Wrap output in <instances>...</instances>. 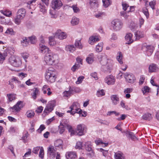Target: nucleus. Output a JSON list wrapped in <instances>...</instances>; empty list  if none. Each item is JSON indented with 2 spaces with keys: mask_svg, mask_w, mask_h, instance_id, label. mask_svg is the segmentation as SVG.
<instances>
[{
  "mask_svg": "<svg viewBox=\"0 0 159 159\" xmlns=\"http://www.w3.org/2000/svg\"><path fill=\"white\" fill-rule=\"evenodd\" d=\"M45 127L43 125H41L40 126L39 128L38 129V132L39 133H41L42 131L45 129Z\"/></svg>",
  "mask_w": 159,
  "mask_h": 159,
  "instance_id": "4d7b16f0",
  "label": "nucleus"
},
{
  "mask_svg": "<svg viewBox=\"0 0 159 159\" xmlns=\"http://www.w3.org/2000/svg\"><path fill=\"white\" fill-rule=\"evenodd\" d=\"M132 34L130 33H128L125 36V39L128 42V44H130L133 42V40L132 39Z\"/></svg>",
  "mask_w": 159,
  "mask_h": 159,
  "instance_id": "aec40b11",
  "label": "nucleus"
},
{
  "mask_svg": "<svg viewBox=\"0 0 159 159\" xmlns=\"http://www.w3.org/2000/svg\"><path fill=\"white\" fill-rule=\"evenodd\" d=\"M143 12L144 14L146 16L147 18H148L149 16V14L148 11V10L147 9L145 10H143Z\"/></svg>",
  "mask_w": 159,
  "mask_h": 159,
  "instance_id": "338daca9",
  "label": "nucleus"
},
{
  "mask_svg": "<svg viewBox=\"0 0 159 159\" xmlns=\"http://www.w3.org/2000/svg\"><path fill=\"white\" fill-rule=\"evenodd\" d=\"M43 109V107L42 106H40L38 107L37 109L35 111L37 113H40L42 112Z\"/></svg>",
  "mask_w": 159,
  "mask_h": 159,
  "instance_id": "e2e57ef3",
  "label": "nucleus"
},
{
  "mask_svg": "<svg viewBox=\"0 0 159 159\" xmlns=\"http://www.w3.org/2000/svg\"><path fill=\"white\" fill-rule=\"evenodd\" d=\"M118 56H117V59L119 62L120 64H122L123 63V61H122V54L120 52H118Z\"/></svg>",
  "mask_w": 159,
  "mask_h": 159,
  "instance_id": "2f4dec72",
  "label": "nucleus"
},
{
  "mask_svg": "<svg viewBox=\"0 0 159 159\" xmlns=\"http://www.w3.org/2000/svg\"><path fill=\"white\" fill-rule=\"evenodd\" d=\"M79 22V20L78 18L74 17L72 18L71 23L73 25H76L78 24Z\"/></svg>",
  "mask_w": 159,
  "mask_h": 159,
  "instance_id": "f704fd0d",
  "label": "nucleus"
},
{
  "mask_svg": "<svg viewBox=\"0 0 159 159\" xmlns=\"http://www.w3.org/2000/svg\"><path fill=\"white\" fill-rule=\"evenodd\" d=\"M114 156L116 159H125L124 155L121 153H115Z\"/></svg>",
  "mask_w": 159,
  "mask_h": 159,
  "instance_id": "c756f323",
  "label": "nucleus"
},
{
  "mask_svg": "<svg viewBox=\"0 0 159 159\" xmlns=\"http://www.w3.org/2000/svg\"><path fill=\"white\" fill-rule=\"evenodd\" d=\"M53 39L54 38L52 36H50L49 38V43L50 45L52 46L56 44V42L54 41Z\"/></svg>",
  "mask_w": 159,
  "mask_h": 159,
  "instance_id": "a19ab883",
  "label": "nucleus"
},
{
  "mask_svg": "<svg viewBox=\"0 0 159 159\" xmlns=\"http://www.w3.org/2000/svg\"><path fill=\"white\" fill-rule=\"evenodd\" d=\"M11 15V11L6 10L4 11V15L10 17Z\"/></svg>",
  "mask_w": 159,
  "mask_h": 159,
  "instance_id": "680f3d73",
  "label": "nucleus"
},
{
  "mask_svg": "<svg viewBox=\"0 0 159 159\" xmlns=\"http://www.w3.org/2000/svg\"><path fill=\"white\" fill-rule=\"evenodd\" d=\"M129 12H130V10L129 11L127 12L125 11H122L120 12V14L121 16H123L125 18H127L129 16L128 13Z\"/></svg>",
  "mask_w": 159,
  "mask_h": 159,
  "instance_id": "79ce46f5",
  "label": "nucleus"
},
{
  "mask_svg": "<svg viewBox=\"0 0 159 159\" xmlns=\"http://www.w3.org/2000/svg\"><path fill=\"white\" fill-rule=\"evenodd\" d=\"M85 149L86 150L90 152L92 151L91 143L90 142H88L84 144Z\"/></svg>",
  "mask_w": 159,
  "mask_h": 159,
  "instance_id": "c85d7f7f",
  "label": "nucleus"
},
{
  "mask_svg": "<svg viewBox=\"0 0 159 159\" xmlns=\"http://www.w3.org/2000/svg\"><path fill=\"white\" fill-rule=\"evenodd\" d=\"M22 39V40L21 41V43L23 46L26 47L29 44V40L26 37H23Z\"/></svg>",
  "mask_w": 159,
  "mask_h": 159,
  "instance_id": "393cba45",
  "label": "nucleus"
},
{
  "mask_svg": "<svg viewBox=\"0 0 159 159\" xmlns=\"http://www.w3.org/2000/svg\"><path fill=\"white\" fill-rule=\"evenodd\" d=\"M140 32L139 31H137V32L135 33V36L136 37V39H138L142 37V35H140Z\"/></svg>",
  "mask_w": 159,
  "mask_h": 159,
  "instance_id": "5fc2aeb1",
  "label": "nucleus"
},
{
  "mask_svg": "<svg viewBox=\"0 0 159 159\" xmlns=\"http://www.w3.org/2000/svg\"><path fill=\"white\" fill-rule=\"evenodd\" d=\"M99 151L102 152L103 156L105 157L107 156L108 153V150H105L101 148L99 149Z\"/></svg>",
  "mask_w": 159,
  "mask_h": 159,
  "instance_id": "8fccbe9b",
  "label": "nucleus"
},
{
  "mask_svg": "<svg viewBox=\"0 0 159 159\" xmlns=\"http://www.w3.org/2000/svg\"><path fill=\"white\" fill-rule=\"evenodd\" d=\"M98 58L102 65L101 69L102 71L106 73L111 72L113 66V61L108 59L106 56L99 55Z\"/></svg>",
  "mask_w": 159,
  "mask_h": 159,
  "instance_id": "f257e3e1",
  "label": "nucleus"
},
{
  "mask_svg": "<svg viewBox=\"0 0 159 159\" xmlns=\"http://www.w3.org/2000/svg\"><path fill=\"white\" fill-rule=\"evenodd\" d=\"M56 72L52 68H49L47 71L45 78L48 82L53 83L55 82L56 77Z\"/></svg>",
  "mask_w": 159,
  "mask_h": 159,
  "instance_id": "7ed1b4c3",
  "label": "nucleus"
},
{
  "mask_svg": "<svg viewBox=\"0 0 159 159\" xmlns=\"http://www.w3.org/2000/svg\"><path fill=\"white\" fill-rule=\"evenodd\" d=\"M133 91V89L129 88H127L125 89L124 90V93H130L131 92Z\"/></svg>",
  "mask_w": 159,
  "mask_h": 159,
  "instance_id": "69168bd1",
  "label": "nucleus"
},
{
  "mask_svg": "<svg viewBox=\"0 0 159 159\" xmlns=\"http://www.w3.org/2000/svg\"><path fill=\"white\" fill-rule=\"evenodd\" d=\"M71 93V92L70 90L68 91H65L64 92V96L66 97H68L70 95Z\"/></svg>",
  "mask_w": 159,
  "mask_h": 159,
  "instance_id": "13d9d810",
  "label": "nucleus"
},
{
  "mask_svg": "<svg viewBox=\"0 0 159 159\" xmlns=\"http://www.w3.org/2000/svg\"><path fill=\"white\" fill-rule=\"evenodd\" d=\"M103 45L102 42L99 43L96 46V51L98 52H101L102 50Z\"/></svg>",
  "mask_w": 159,
  "mask_h": 159,
  "instance_id": "473e14b6",
  "label": "nucleus"
},
{
  "mask_svg": "<svg viewBox=\"0 0 159 159\" xmlns=\"http://www.w3.org/2000/svg\"><path fill=\"white\" fill-rule=\"evenodd\" d=\"M62 4L61 1L59 0H54L52 1L51 7L54 10H58L62 6Z\"/></svg>",
  "mask_w": 159,
  "mask_h": 159,
  "instance_id": "0eeeda50",
  "label": "nucleus"
},
{
  "mask_svg": "<svg viewBox=\"0 0 159 159\" xmlns=\"http://www.w3.org/2000/svg\"><path fill=\"white\" fill-rule=\"evenodd\" d=\"M149 71L150 72H155L158 70V67L157 65L155 64L152 63L149 66Z\"/></svg>",
  "mask_w": 159,
  "mask_h": 159,
  "instance_id": "f3484780",
  "label": "nucleus"
},
{
  "mask_svg": "<svg viewBox=\"0 0 159 159\" xmlns=\"http://www.w3.org/2000/svg\"><path fill=\"white\" fill-rule=\"evenodd\" d=\"M55 106V105L54 103L48 104L43 111L44 116L48 115L49 113L51 112L53 110V108Z\"/></svg>",
  "mask_w": 159,
  "mask_h": 159,
  "instance_id": "6e6552de",
  "label": "nucleus"
},
{
  "mask_svg": "<svg viewBox=\"0 0 159 159\" xmlns=\"http://www.w3.org/2000/svg\"><path fill=\"white\" fill-rule=\"evenodd\" d=\"M75 47H76L79 49H81L83 47L80 41V40L76 41L75 43Z\"/></svg>",
  "mask_w": 159,
  "mask_h": 159,
  "instance_id": "c9c22d12",
  "label": "nucleus"
},
{
  "mask_svg": "<svg viewBox=\"0 0 159 159\" xmlns=\"http://www.w3.org/2000/svg\"><path fill=\"white\" fill-rule=\"evenodd\" d=\"M89 4L91 8L94 9L97 8L99 5L98 0H90Z\"/></svg>",
  "mask_w": 159,
  "mask_h": 159,
  "instance_id": "2eb2a0df",
  "label": "nucleus"
},
{
  "mask_svg": "<svg viewBox=\"0 0 159 159\" xmlns=\"http://www.w3.org/2000/svg\"><path fill=\"white\" fill-rule=\"evenodd\" d=\"M89 43L91 44H93L94 42H97L99 41L98 38L96 36H92L89 39Z\"/></svg>",
  "mask_w": 159,
  "mask_h": 159,
  "instance_id": "5701e85b",
  "label": "nucleus"
},
{
  "mask_svg": "<svg viewBox=\"0 0 159 159\" xmlns=\"http://www.w3.org/2000/svg\"><path fill=\"white\" fill-rule=\"evenodd\" d=\"M84 78V77L83 76H81L78 78L77 81H76V83L77 84H79L82 83V80Z\"/></svg>",
  "mask_w": 159,
  "mask_h": 159,
  "instance_id": "603ef678",
  "label": "nucleus"
},
{
  "mask_svg": "<svg viewBox=\"0 0 159 159\" xmlns=\"http://www.w3.org/2000/svg\"><path fill=\"white\" fill-rule=\"evenodd\" d=\"M27 116L28 118H32L33 117L35 113L34 111H28L26 112Z\"/></svg>",
  "mask_w": 159,
  "mask_h": 159,
  "instance_id": "ea45409f",
  "label": "nucleus"
},
{
  "mask_svg": "<svg viewBox=\"0 0 159 159\" xmlns=\"http://www.w3.org/2000/svg\"><path fill=\"white\" fill-rule=\"evenodd\" d=\"M97 95L98 97L103 96L105 95V93L104 92L103 90H101L100 91H97Z\"/></svg>",
  "mask_w": 159,
  "mask_h": 159,
  "instance_id": "864d4df0",
  "label": "nucleus"
},
{
  "mask_svg": "<svg viewBox=\"0 0 159 159\" xmlns=\"http://www.w3.org/2000/svg\"><path fill=\"white\" fill-rule=\"evenodd\" d=\"M9 62L11 65L16 67L19 66L22 63L20 58L18 56H11L9 59Z\"/></svg>",
  "mask_w": 159,
  "mask_h": 159,
  "instance_id": "39448f33",
  "label": "nucleus"
},
{
  "mask_svg": "<svg viewBox=\"0 0 159 159\" xmlns=\"http://www.w3.org/2000/svg\"><path fill=\"white\" fill-rule=\"evenodd\" d=\"M149 90L150 88L148 86H145L142 89V91L143 94H144L148 92H149Z\"/></svg>",
  "mask_w": 159,
  "mask_h": 159,
  "instance_id": "49530a36",
  "label": "nucleus"
},
{
  "mask_svg": "<svg viewBox=\"0 0 159 159\" xmlns=\"http://www.w3.org/2000/svg\"><path fill=\"white\" fill-rule=\"evenodd\" d=\"M5 33L7 35H13L15 34V32L14 31L13 29L8 28L7 29Z\"/></svg>",
  "mask_w": 159,
  "mask_h": 159,
  "instance_id": "cd10ccee",
  "label": "nucleus"
},
{
  "mask_svg": "<svg viewBox=\"0 0 159 159\" xmlns=\"http://www.w3.org/2000/svg\"><path fill=\"white\" fill-rule=\"evenodd\" d=\"M26 14L25 10L21 8L18 10L17 12L16 17L15 19V22L17 25H19L21 20L25 17Z\"/></svg>",
  "mask_w": 159,
  "mask_h": 159,
  "instance_id": "20e7f679",
  "label": "nucleus"
},
{
  "mask_svg": "<svg viewBox=\"0 0 159 159\" xmlns=\"http://www.w3.org/2000/svg\"><path fill=\"white\" fill-rule=\"evenodd\" d=\"M83 147L82 143L81 142H78L76 143L75 148L76 149H81Z\"/></svg>",
  "mask_w": 159,
  "mask_h": 159,
  "instance_id": "de8ad7c7",
  "label": "nucleus"
},
{
  "mask_svg": "<svg viewBox=\"0 0 159 159\" xmlns=\"http://www.w3.org/2000/svg\"><path fill=\"white\" fill-rule=\"evenodd\" d=\"M115 80L114 76L111 75H110L106 77L105 81L108 85H112L115 83Z\"/></svg>",
  "mask_w": 159,
  "mask_h": 159,
  "instance_id": "9b49d317",
  "label": "nucleus"
},
{
  "mask_svg": "<svg viewBox=\"0 0 159 159\" xmlns=\"http://www.w3.org/2000/svg\"><path fill=\"white\" fill-rule=\"evenodd\" d=\"M152 118L151 114L147 113L144 114L142 116V119L144 120H150Z\"/></svg>",
  "mask_w": 159,
  "mask_h": 159,
  "instance_id": "bb28decb",
  "label": "nucleus"
},
{
  "mask_svg": "<svg viewBox=\"0 0 159 159\" xmlns=\"http://www.w3.org/2000/svg\"><path fill=\"white\" fill-rule=\"evenodd\" d=\"M129 137L133 141H135L137 139L134 134L132 132H131V133L130 134V135L129 136Z\"/></svg>",
  "mask_w": 159,
  "mask_h": 159,
  "instance_id": "09e8293b",
  "label": "nucleus"
},
{
  "mask_svg": "<svg viewBox=\"0 0 159 159\" xmlns=\"http://www.w3.org/2000/svg\"><path fill=\"white\" fill-rule=\"evenodd\" d=\"M125 78L129 83H133L134 82L135 78L134 75L131 73H126L125 74Z\"/></svg>",
  "mask_w": 159,
  "mask_h": 159,
  "instance_id": "1a4fd4ad",
  "label": "nucleus"
},
{
  "mask_svg": "<svg viewBox=\"0 0 159 159\" xmlns=\"http://www.w3.org/2000/svg\"><path fill=\"white\" fill-rule=\"evenodd\" d=\"M63 143V142L61 139H58L55 142L54 146L56 147L62 149Z\"/></svg>",
  "mask_w": 159,
  "mask_h": 159,
  "instance_id": "6ab92c4d",
  "label": "nucleus"
},
{
  "mask_svg": "<svg viewBox=\"0 0 159 159\" xmlns=\"http://www.w3.org/2000/svg\"><path fill=\"white\" fill-rule=\"evenodd\" d=\"M90 57H88L86 59V61L89 64H92L93 61V54L91 53L89 55Z\"/></svg>",
  "mask_w": 159,
  "mask_h": 159,
  "instance_id": "7c9ffc66",
  "label": "nucleus"
},
{
  "mask_svg": "<svg viewBox=\"0 0 159 159\" xmlns=\"http://www.w3.org/2000/svg\"><path fill=\"white\" fill-rule=\"evenodd\" d=\"M111 24L113 29L116 31L120 30L122 27V23L121 21L118 19L113 20Z\"/></svg>",
  "mask_w": 159,
  "mask_h": 159,
  "instance_id": "423d86ee",
  "label": "nucleus"
},
{
  "mask_svg": "<svg viewBox=\"0 0 159 159\" xmlns=\"http://www.w3.org/2000/svg\"><path fill=\"white\" fill-rule=\"evenodd\" d=\"M111 100L112 103L115 105L117 104L119 101L118 96L116 95H113L111 97Z\"/></svg>",
  "mask_w": 159,
  "mask_h": 159,
  "instance_id": "a211bd4d",
  "label": "nucleus"
},
{
  "mask_svg": "<svg viewBox=\"0 0 159 159\" xmlns=\"http://www.w3.org/2000/svg\"><path fill=\"white\" fill-rule=\"evenodd\" d=\"M63 123H61L60 125L59 126V131L60 134H62L65 131V126L66 127V123L64 120L62 121Z\"/></svg>",
  "mask_w": 159,
  "mask_h": 159,
  "instance_id": "4be33fe9",
  "label": "nucleus"
},
{
  "mask_svg": "<svg viewBox=\"0 0 159 159\" xmlns=\"http://www.w3.org/2000/svg\"><path fill=\"white\" fill-rule=\"evenodd\" d=\"M33 93L31 94L32 98L35 99L37 98V96L39 93V89L38 88H34L33 89Z\"/></svg>",
  "mask_w": 159,
  "mask_h": 159,
  "instance_id": "b1692460",
  "label": "nucleus"
},
{
  "mask_svg": "<svg viewBox=\"0 0 159 159\" xmlns=\"http://www.w3.org/2000/svg\"><path fill=\"white\" fill-rule=\"evenodd\" d=\"M156 4L155 2L154 1H152L149 2V5L153 9H155V6Z\"/></svg>",
  "mask_w": 159,
  "mask_h": 159,
  "instance_id": "052dcab7",
  "label": "nucleus"
},
{
  "mask_svg": "<svg viewBox=\"0 0 159 159\" xmlns=\"http://www.w3.org/2000/svg\"><path fill=\"white\" fill-rule=\"evenodd\" d=\"M8 100L10 102L15 99V95L13 94H7Z\"/></svg>",
  "mask_w": 159,
  "mask_h": 159,
  "instance_id": "e433bc0d",
  "label": "nucleus"
},
{
  "mask_svg": "<svg viewBox=\"0 0 159 159\" xmlns=\"http://www.w3.org/2000/svg\"><path fill=\"white\" fill-rule=\"evenodd\" d=\"M66 156L67 159H74L75 158L77 155L75 152H69L66 153Z\"/></svg>",
  "mask_w": 159,
  "mask_h": 159,
  "instance_id": "dca6fc26",
  "label": "nucleus"
},
{
  "mask_svg": "<svg viewBox=\"0 0 159 159\" xmlns=\"http://www.w3.org/2000/svg\"><path fill=\"white\" fill-rule=\"evenodd\" d=\"M95 142L96 143L97 145H99L100 144H104V146L106 147L108 145V143H104L102 141L100 140H96L95 141Z\"/></svg>",
  "mask_w": 159,
  "mask_h": 159,
  "instance_id": "3c124183",
  "label": "nucleus"
},
{
  "mask_svg": "<svg viewBox=\"0 0 159 159\" xmlns=\"http://www.w3.org/2000/svg\"><path fill=\"white\" fill-rule=\"evenodd\" d=\"M44 152L43 148L42 147L40 149V151L39 152V156L42 159H43L44 157Z\"/></svg>",
  "mask_w": 159,
  "mask_h": 159,
  "instance_id": "37998d69",
  "label": "nucleus"
},
{
  "mask_svg": "<svg viewBox=\"0 0 159 159\" xmlns=\"http://www.w3.org/2000/svg\"><path fill=\"white\" fill-rule=\"evenodd\" d=\"M23 107L22 102L20 101L18 102L13 107H10V109H11L16 111L17 112L21 110V108Z\"/></svg>",
  "mask_w": 159,
  "mask_h": 159,
  "instance_id": "ddd939ff",
  "label": "nucleus"
},
{
  "mask_svg": "<svg viewBox=\"0 0 159 159\" xmlns=\"http://www.w3.org/2000/svg\"><path fill=\"white\" fill-rule=\"evenodd\" d=\"M145 47L147 48V52L149 56L151 55L154 49V47L151 45H146Z\"/></svg>",
  "mask_w": 159,
  "mask_h": 159,
  "instance_id": "412c9836",
  "label": "nucleus"
},
{
  "mask_svg": "<svg viewBox=\"0 0 159 159\" xmlns=\"http://www.w3.org/2000/svg\"><path fill=\"white\" fill-rule=\"evenodd\" d=\"M90 75L93 78H94L96 80H98V78L97 75V73L96 72L91 73L90 74Z\"/></svg>",
  "mask_w": 159,
  "mask_h": 159,
  "instance_id": "0e129e2a",
  "label": "nucleus"
},
{
  "mask_svg": "<svg viewBox=\"0 0 159 159\" xmlns=\"http://www.w3.org/2000/svg\"><path fill=\"white\" fill-rule=\"evenodd\" d=\"M65 49L67 51H69L70 52H73L76 49L75 47L73 45H67L66 46Z\"/></svg>",
  "mask_w": 159,
  "mask_h": 159,
  "instance_id": "a878e982",
  "label": "nucleus"
},
{
  "mask_svg": "<svg viewBox=\"0 0 159 159\" xmlns=\"http://www.w3.org/2000/svg\"><path fill=\"white\" fill-rule=\"evenodd\" d=\"M126 116V115L125 114H122L121 115V117L120 118H118L117 120L119 121L124 120Z\"/></svg>",
  "mask_w": 159,
  "mask_h": 159,
  "instance_id": "774afa93",
  "label": "nucleus"
},
{
  "mask_svg": "<svg viewBox=\"0 0 159 159\" xmlns=\"http://www.w3.org/2000/svg\"><path fill=\"white\" fill-rule=\"evenodd\" d=\"M36 37L34 36H32L31 37H30L28 38L29 42H30L31 44H34L36 42Z\"/></svg>",
  "mask_w": 159,
  "mask_h": 159,
  "instance_id": "4c0bfd02",
  "label": "nucleus"
},
{
  "mask_svg": "<svg viewBox=\"0 0 159 159\" xmlns=\"http://www.w3.org/2000/svg\"><path fill=\"white\" fill-rule=\"evenodd\" d=\"M40 149V147H36L34 148L32 152L35 154H37Z\"/></svg>",
  "mask_w": 159,
  "mask_h": 159,
  "instance_id": "bf43d9fd",
  "label": "nucleus"
},
{
  "mask_svg": "<svg viewBox=\"0 0 159 159\" xmlns=\"http://www.w3.org/2000/svg\"><path fill=\"white\" fill-rule=\"evenodd\" d=\"M55 37H57L61 40H63L66 38L67 35L66 33L61 32L60 30H58L55 33Z\"/></svg>",
  "mask_w": 159,
  "mask_h": 159,
  "instance_id": "9d476101",
  "label": "nucleus"
},
{
  "mask_svg": "<svg viewBox=\"0 0 159 159\" xmlns=\"http://www.w3.org/2000/svg\"><path fill=\"white\" fill-rule=\"evenodd\" d=\"M80 106L79 104L77 102H74L70 106V108L71 110H75Z\"/></svg>",
  "mask_w": 159,
  "mask_h": 159,
  "instance_id": "72a5a7b5",
  "label": "nucleus"
},
{
  "mask_svg": "<svg viewBox=\"0 0 159 159\" xmlns=\"http://www.w3.org/2000/svg\"><path fill=\"white\" fill-rule=\"evenodd\" d=\"M71 7L72 8L74 11L75 13L79 12L80 11V9L76 5H73Z\"/></svg>",
  "mask_w": 159,
  "mask_h": 159,
  "instance_id": "a18cd8bd",
  "label": "nucleus"
},
{
  "mask_svg": "<svg viewBox=\"0 0 159 159\" xmlns=\"http://www.w3.org/2000/svg\"><path fill=\"white\" fill-rule=\"evenodd\" d=\"M56 150L54 149V148L53 146H50L48 148V156L52 158L55 157V152Z\"/></svg>",
  "mask_w": 159,
  "mask_h": 159,
  "instance_id": "4468645a",
  "label": "nucleus"
},
{
  "mask_svg": "<svg viewBox=\"0 0 159 159\" xmlns=\"http://www.w3.org/2000/svg\"><path fill=\"white\" fill-rule=\"evenodd\" d=\"M66 125L67 129H68L69 131V132H71V134H72L73 133L72 132L73 131L72 127L68 124L67 123H66Z\"/></svg>",
  "mask_w": 159,
  "mask_h": 159,
  "instance_id": "6e6d98bb",
  "label": "nucleus"
},
{
  "mask_svg": "<svg viewBox=\"0 0 159 159\" xmlns=\"http://www.w3.org/2000/svg\"><path fill=\"white\" fill-rule=\"evenodd\" d=\"M40 48H41L40 52L45 53H46L44 57V60L46 64L48 65H52L55 61L54 56L55 55L53 53L49 52V48L46 46L40 44L39 45Z\"/></svg>",
  "mask_w": 159,
  "mask_h": 159,
  "instance_id": "f03ea898",
  "label": "nucleus"
},
{
  "mask_svg": "<svg viewBox=\"0 0 159 159\" xmlns=\"http://www.w3.org/2000/svg\"><path fill=\"white\" fill-rule=\"evenodd\" d=\"M111 0H102L104 7H107L110 4L111 2Z\"/></svg>",
  "mask_w": 159,
  "mask_h": 159,
  "instance_id": "58836bf2",
  "label": "nucleus"
},
{
  "mask_svg": "<svg viewBox=\"0 0 159 159\" xmlns=\"http://www.w3.org/2000/svg\"><path fill=\"white\" fill-rule=\"evenodd\" d=\"M80 67V65L77 63H75L71 68V70L73 72L75 71L76 70H77Z\"/></svg>",
  "mask_w": 159,
  "mask_h": 159,
  "instance_id": "c03bdc74",
  "label": "nucleus"
},
{
  "mask_svg": "<svg viewBox=\"0 0 159 159\" xmlns=\"http://www.w3.org/2000/svg\"><path fill=\"white\" fill-rule=\"evenodd\" d=\"M86 128L85 125L80 124L77 126V134L79 136H81L84 134V132L85 131V129Z\"/></svg>",
  "mask_w": 159,
  "mask_h": 159,
  "instance_id": "f8f14e48",
  "label": "nucleus"
}]
</instances>
